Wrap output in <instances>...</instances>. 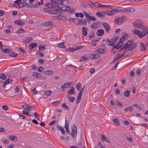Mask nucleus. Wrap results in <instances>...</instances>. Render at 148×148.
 <instances>
[{
  "label": "nucleus",
  "instance_id": "obj_36",
  "mask_svg": "<svg viewBox=\"0 0 148 148\" xmlns=\"http://www.w3.org/2000/svg\"><path fill=\"white\" fill-rule=\"evenodd\" d=\"M74 23L78 25L80 24V19L78 18H74Z\"/></svg>",
  "mask_w": 148,
  "mask_h": 148
},
{
  "label": "nucleus",
  "instance_id": "obj_11",
  "mask_svg": "<svg viewBox=\"0 0 148 148\" xmlns=\"http://www.w3.org/2000/svg\"><path fill=\"white\" fill-rule=\"evenodd\" d=\"M96 34L97 36L101 37L104 35V30L100 29L97 31Z\"/></svg>",
  "mask_w": 148,
  "mask_h": 148
},
{
  "label": "nucleus",
  "instance_id": "obj_26",
  "mask_svg": "<svg viewBox=\"0 0 148 148\" xmlns=\"http://www.w3.org/2000/svg\"><path fill=\"white\" fill-rule=\"evenodd\" d=\"M133 106H131L125 108L124 109V110L126 112H127L128 111L132 112L133 111Z\"/></svg>",
  "mask_w": 148,
  "mask_h": 148
},
{
  "label": "nucleus",
  "instance_id": "obj_30",
  "mask_svg": "<svg viewBox=\"0 0 148 148\" xmlns=\"http://www.w3.org/2000/svg\"><path fill=\"white\" fill-rule=\"evenodd\" d=\"M88 58V57L86 55H85L81 58L80 62L84 61Z\"/></svg>",
  "mask_w": 148,
  "mask_h": 148
},
{
  "label": "nucleus",
  "instance_id": "obj_50",
  "mask_svg": "<svg viewBox=\"0 0 148 148\" xmlns=\"http://www.w3.org/2000/svg\"><path fill=\"white\" fill-rule=\"evenodd\" d=\"M113 121L117 125H119L120 124L119 121L117 118L114 119H113Z\"/></svg>",
  "mask_w": 148,
  "mask_h": 148
},
{
  "label": "nucleus",
  "instance_id": "obj_45",
  "mask_svg": "<svg viewBox=\"0 0 148 148\" xmlns=\"http://www.w3.org/2000/svg\"><path fill=\"white\" fill-rule=\"evenodd\" d=\"M29 111L27 110H24L23 111V114L25 115H26L30 116L31 115H30L29 113Z\"/></svg>",
  "mask_w": 148,
  "mask_h": 148
},
{
  "label": "nucleus",
  "instance_id": "obj_46",
  "mask_svg": "<svg viewBox=\"0 0 148 148\" xmlns=\"http://www.w3.org/2000/svg\"><path fill=\"white\" fill-rule=\"evenodd\" d=\"M130 91L127 90L125 91L124 92V95L127 97H129Z\"/></svg>",
  "mask_w": 148,
  "mask_h": 148
},
{
  "label": "nucleus",
  "instance_id": "obj_55",
  "mask_svg": "<svg viewBox=\"0 0 148 148\" xmlns=\"http://www.w3.org/2000/svg\"><path fill=\"white\" fill-rule=\"evenodd\" d=\"M25 32L24 30L23 29H20L18 30V31H16V32L18 33V34L23 33Z\"/></svg>",
  "mask_w": 148,
  "mask_h": 148
},
{
  "label": "nucleus",
  "instance_id": "obj_61",
  "mask_svg": "<svg viewBox=\"0 0 148 148\" xmlns=\"http://www.w3.org/2000/svg\"><path fill=\"white\" fill-rule=\"evenodd\" d=\"M2 108L5 111H7L8 109V107L7 105L3 106H2Z\"/></svg>",
  "mask_w": 148,
  "mask_h": 148
},
{
  "label": "nucleus",
  "instance_id": "obj_25",
  "mask_svg": "<svg viewBox=\"0 0 148 148\" xmlns=\"http://www.w3.org/2000/svg\"><path fill=\"white\" fill-rule=\"evenodd\" d=\"M95 52L99 53L100 54H103L105 52V50L103 48H99L95 51Z\"/></svg>",
  "mask_w": 148,
  "mask_h": 148
},
{
  "label": "nucleus",
  "instance_id": "obj_52",
  "mask_svg": "<svg viewBox=\"0 0 148 148\" xmlns=\"http://www.w3.org/2000/svg\"><path fill=\"white\" fill-rule=\"evenodd\" d=\"M88 19V20H90L93 21H95L96 20V19L95 17L93 16H90Z\"/></svg>",
  "mask_w": 148,
  "mask_h": 148
},
{
  "label": "nucleus",
  "instance_id": "obj_21",
  "mask_svg": "<svg viewBox=\"0 0 148 148\" xmlns=\"http://www.w3.org/2000/svg\"><path fill=\"white\" fill-rule=\"evenodd\" d=\"M140 50L141 51H143L146 50V47L144 43L143 42H140Z\"/></svg>",
  "mask_w": 148,
  "mask_h": 148
},
{
  "label": "nucleus",
  "instance_id": "obj_27",
  "mask_svg": "<svg viewBox=\"0 0 148 148\" xmlns=\"http://www.w3.org/2000/svg\"><path fill=\"white\" fill-rule=\"evenodd\" d=\"M82 31L83 34L86 36L87 34V29L85 27H83L82 28Z\"/></svg>",
  "mask_w": 148,
  "mask_h": 148
},
{
  "label": "nucleus",
  "instance_id": "obj_2",
  "mask_svg": "<svg viewBox=\"0 0 148 148\" xmlns=\"http://www.w3.org/2000/svg\"><path fill=\"white\" fill-rule=\"evenodd\" d=\"M125 19V17L124 16L121 17H117L114 18V22L115 24L120 25L124 22Z\"/></svg>",
  "mask_w": 148,
  "mask_h": 148
},
{
  "label": "nucleus",
  "instance_id": "obj_9",
  "mask_svg": "<svg viewBox=\"0 0 148 148\" xmlns=\"http://www.w3.org/2000/svg\"><path fill=\"white\" fill-rule=\"evenodd\" d=\"M122 45V44H120L118 42L117 44L113 47L111 49V50H113L114 52H116L118 49L120 48Z\"/></svg>",
  "mask_w": 148,
  "mask_h": 148
},
{
  "label": "nucleus",
  "instance_id": "obj_7",
  "mask_svg": "<svg viewBox=\"0 0 148 148\" xmlns=\"http://www.w3.org/2000/svg\"><path fill=\"white\" fill-rule=\"evenodd\" d=\"M119 12H133L134 11V9L133 8H123L120 9Z\"/></svg>",
  "mask_w": 148,
  "mask_h": 148
},
{
  "label": "nucleus",
  "instance_id": "obj_39",
  "mask_svg": "<svg viewBox=\"0 0 148 148\" xmlns=\"http://www.w3.org/2000/svg\"><path fill=\"white\" fill-rule=\"evenodd\" d=\"M111 40H110L109 39H106V45L108 46H113V44L112 43Z\"/></svg>",
  "mask_w": 148,
  "mask_h": 148
},
{
  "label": "nucleus",
  "instance_id": "obj_49",
  "mask_svg": "<svg viewBox=\"0 0 148 148\" xmlns=\"http://www.w3.org/2000/svg\"><path fill=\"white\" fill-rule=\"evenodd\" d=\"M2 51L3 53H9L10 52V50L9 49L5 48L2 49Z\"/></svg>",
  "mask_w": 148,
  "mask_h": 148
},
{
  "label": "nucleus",
  "instance_id": "obj_18",
  "mask_svg": "<svg viewBox=\"0 0 148 148\" xmlns=\"http://www.w3.org/2000/svg\"><path fill=\"white\" fill-rule=\"evenodd\" d=\"M100 56L98 54L92 53L90 55V58L91 59H96L99 58Z\"/></svg>",
  "mask_w": 148,
  "mask_h": 148
},
{
  "label": "nucleus",
  "instance_id": "obj_48",
  "mask_svg": "<svg viewBox=\"0 0 148 148\" xmlns=\"http://www.w3.org/2000/svg\"><path fill=\"white\" fill-rule=\"evenodd\" d=\"M80 24L82 25H86L87 24V22L86 20L84 19H80Z\"/></svg>",
  "mask_w": 148,
  "mask_h": 148
},
{
  "label": "nucleus",
  "instance_id": "obj_20",
  "mask_svg": "<svg viewBox=\"0 0 148 148\" xmlns=\"http://www.w3.org/2000/svg\"><path fill=\"white\" fill-rule=\"evenodd\" d=\"M9 138L10 140L14 141H16L17 140V139L16 136L12 134L10 135L9 136Z\"/></svg>",
  "mask_w": 148,
  "mask_h": 148
},
{
  "label": "nucleus",
  "instance_id": "obj_56",
  "mask_svg": "<svg viewBox=\"0 0 148 148\" xmlns=\"http://www.w3.org/2000/svg\"><path fill=\"white\" fill-rule=\"evenodd\" d=\"M65 123L64 126L65 128H68L69 126V123L66 120H65Z\"/></svg>",
  "mask_w": 148,
  "mask_h": 148
},
{
  "label": "nucleus",
  "instance_id": "obj_54",
  "mask_svg": "<svg viewBox=\"0 0 148 148\" xmlns=\"http://www.w3.org/2000/svg\"><path fill=\"white\" fill-rule=\"evenodd\" d=\"M124 38L123 37H122L120 38L119 40V42L118 43L120 44H122V45L123 44V42L124 41Z\"/></svg>",
  "mask_w": 148,
  "mask_h": 148
},
{
  "label": "nucleus",
  "instance_id": "obj_14",
  "mask_svg": "<svg viewBox=\"0 0 148 148\" xmlns=\"http://www.w3.org/2000/svg\"><path fill=\"white\" fill-rule=\"evenodd\" d=\"M33 38L32 37L27 38L26 39L23 40V43H29L32 40Z\"/></svg>",
  "mask_w": 148,
  "mask_h": 148
},
{
  "label": "nucleus",
  "instance_id": "obj_6",
  "mask_svg": "<svg viewBox=\"0 0 148 148\" xmlns=\"http://www.w3.org/2000/svg\"><path fill=\"white\" fill-rule=\"evenodd\" d=\"M50 1L51 3L55 4V5H63V2L66 1L65 0H50Z\"/></svg>",
  "mask_w": 148,
  "mask_h": 148
},
{
  "label": "nucleus",
  "instance_id": "obj_53",
  "mask_svg": "<svg viewBox=\"0 0 148 148\" xmlns=\"http://www.w3.org/2000/svg\"><path fill=\"white\" fill-rule=\"evenodd\" d=\"M125 51H124L122 53L119 54L117 55V58L118 59H119L120 58H121L122 56H123L124 55V53L125 52Z\"/></svg>",
  "mask_w": 148,
  "mask_h": 148
},
{
  "label": "nucleus",
  "instance_id": "obj_5",
  "mask_svg": "<svg viewBox=\"0 0 148 148\" xmlns=\"http://www.w3.org/2000/svg\"><path fill=\"white\" fill-rule=\"evenodd\" d=\"M119 9H112L111 10H108L106 11V13L107 15L112 16L115 15L117 12H119Z\"/></svg>",
  "mask_w": 148,
  "mask_h": 148
},
{
  "label": "nucleus",
  "instance_id": "obj_4",
  "mask_svg": "<svg viewBox=\"0 0 148 148\" xmlns=\"http://www.w3.org/2000/svg\"><path fill=\"white\" fill-rule=\"evenodd\" d=\"M134 26L136 28L141 29L143 28V26L141 24V21L139 20H136L133 23Z\"/></svg>",
  "mask_w": 148,
  "mask_h": 148
},
{
  "label": "nucleus",
  "instance_id": "obj_60",
  "mask_svg": "<svg viewBox=\"0 0 148 148\" xmlns=\"http://www.w3.org/2000/svg\"><path fill=\"white\" fill-rule=\"evenodd\" d=\"M38 70L39 72H41L44 70V68L42 66H40L38 68Z\"/></svg>",
  "mask_w": 148,
  "mask_h": 148
},
{
  "label": "nucleus",
  "instance_id": "obj_17",
  "mask_svg": "<svg viewBox=\"0 0 148 148\" xmlns=\"http://www.w3.org/2000/svg\"><path fill=\"white\" fill-rule=\"evenodd\" d=\"M56 128L58 130L60 131L63 134H64L65 130L63 127L59 126V125H57L56 126Z\"/></svg>",
  "mask_w": 148,
  "mask_h": 148
},
{
  "label": "nucleus",
  "instance_id": "obj_13",
  "mask_svg": "<svg viewBox=\"0 0 148 148\" xmlns=\"http://www.w3.org/2000/svg\"><path fill=\"white\" fill-rule=\"evenodd\" d=\"M69 95H72L75 93V89L73 87H71L67 92Z\"/></svg>",
  "mask_w": 148,
  "mask_h": 148
},
{
  "label": "nucleus",
  "instance_id": "obj_44",
  "mask_svg": "<svg viewBox=\"0 0 148 148\" xmlns=\"http://www.w3.org/2000/svg\"><path fill=\"white\" fill-rule=\"evenodd\" d=\"M130 43V41H128L126 43H125L122 46V48L125 49V50L127 48L128 49V44Z\"/></svg>",
  "mask_w": 148,
  "mask_h": 148
},
{
  "label": "nucleus",
  "instance_id": "obj_64",
  "mask_svg": "<svg viewBox=\"0 0 148 148\" xmlns=\"http://www.w3.org/2000/svg\"><path fill=\"white\" fill-rule=\"evenodd\" d=\"M84 15L87 19H88L90 16L87 13V12L85 11L83 12Z\"/></svg>",
  "mask_w": 148,
  "mask_h": 148
},
{
  "label": "nucleus",
  "instance_id": "obj_10",
  "mask_svg": "<svg viewBox=\"0 0 148 148\" xmlns=\"http://www.w3.org/2000/svg\"><path fill=\"white\" fill-rule=\"evenodd\" d=\"M103 25L106 32L108 33L110 31V27L109 24L106 23H104Z\"/></svg>",
  "mask_w": 148,
  "mask_h": 148
},
{
  "label": "nucleus",
  "instance_id": "obj_28",
  "mask_svg": "<svg viewBox=\"0 0 148 148\" xmlns=\"http://www.w3.org/2000/svg\"><path fill=\"white\" fill-rule=\"evenodd\" d=\"M53 25L51 21H47L45 22L44 25L46 27L51 26Z\"/></svg>",
  "mask_w": 148,
  "mask_h": 148
},
{
  "label": "nucleus",
  "instance_id": "obj_22",
  "mask_svg": "<svg viewBox=\"0 0 148 148\" xmlns=\"http://www.w3.org/2000/svg\"><path fill=\"white\" fill-rule=\"evenodd\" d=\"M57 7H58V9L57 10L58 11V14L59 13V12H60L61 10L62 11H65L66 10V6H63L61 7H60L58 5H57Z\"/></svg>",
  "mask_w": 148,
  "mask_h": 148
},
{
  "label": "nucleus",
  "instance_id": "obj_24",
  "mask_svg": "<svg viewBox=\"0 0 148 148\" xmlns=\"http://www.w3.org/2000/svg\"><path fill=\"white\" fill-rule=\"evenodd\" d=\"M62 106L64 109L66 110L69 111L70 110L69 107L66 105L65 103L64 102L62 104Z\"/></svg>",
  "mask_w": 148,
  "mask_h": 148
},
{
  "label": "nucleus",
  "instance_id": "obj_40",
  "mask_svg": "<svg viewBox=\"0 0 148 148\" xmlns=\"http://www.w3.org/2000/svg\"><path fill=\"white\" fill-rule=\"evenodd\" d=\"M64 42H63L60 43L58 44L57 45L58 47H60L62 48H65L66 47L64 46Z\"/></svg>",
  "mask_w": 148,
  "mask_h": 148
},
{
  "label": "nucleus",
  "instance_id": "obj_38",
  "mask_svg": "<svg viewBox=\"0 0 148 148\" xmlns=\"http://www.w3.org/2000/svg\"><path fill=\"white\" fill-rule=\"evenodd\" d=\"M99 23L97 22H95L93 23L91 25V27L92 29H95L97 27V25Z\"/></svg>",
  "mask_w": 148,
  "mask_h": 148
},
{
  "label": "nucleus",
  "instance_id": "obj_47",
  "mask_svg": "<svg viewBox=\"0 0 148 148\" xmlns=\"http://www.w3.org/2000/svg\"><path fill=\"white\" fill-rule=\"evenodd\" d=\"M9 55L10 56L14 57L17 56L18 54L15 52H11L10 53Z\"/></svg>",
  "mask_w": 148,
  "mask_h": 148
},
{
  "label": "nucleus",
  "instance_id": "obj_63",
  "mask_svg": "<svg viewBox=\"0 0 148 148\" xmlns=\"http://www.w3.org/2000/svg\"><path fill=\"white\" fill-rule=\"evenodd\" d=\"M95 32L93 31H92L91 32V34H90L89 36V37L90 38H92L94 35H95Z\"/></svg>",
  "mask_w": 148,
  "mask_h": 148
},
{
  "label": "nucleus",
  "instance_id": "obj_43",
  "mask_svg": "<svg viewBox=\"0 0 148 148\" xmlns=\"http://www.w3.org/2000/svg\"><path fill=\"white\" fill-rule=\"evenodd\" d=\"M67 98L69 99V101L71 103L73 102L75 99V98L73 97H67Z\"/></svg>",
  "mask_w": 148,
  "mask_h": 148
},
{
  "label": "nucleus",
  "instance_id": "obj_62",
  "mask_svg": "<svg viewBox=\"0 0 148 148\" xmlns=\"http://www.w3.org/2000/svg\"><path fill=\"white\" fill-rule=\"evenodd\" d=\"M56 123V121L55 120H53L51 122H50L49 123V126H51L52 125H53V124L55 123Z\"/></svg>",
  "mask_w": 148,
  "mask_h": 148
},
{
  "label": "nucleus",
  "instance_id": "obj_16",
  "mask_svg": "<svg viewBox=\"0 0 148 148\" xmlns=\"http://www.w3.org/2000/svg\"><path fill=\"white\" fill-rule=\"evenodd\" d=\"M37 46V44L35 43H31L28 46V49L30 50H31L33 48L36 47Z\"/></svg>",
  "mask_w": 148,
  "mask_h": 148
},
{
  "label": "nucleus",
  "instance_id": "obj_1",
  "mask_svg": "<svg viewBox=\"0 0 148 148\" xmlns=\"http://www.w3.org/2000/svg\"><path fill=\"white\" fill-rule=\"evenodd\" d=\"M45 5L47 7L50 8L49 10V11L51 14H58V11L57 10L58 9V7H57V5H54L49 3H46Z\"/></svg>",
  "mask_w": 148,
  "mask_h": 148
},
{
  "label": "nucleus",
  "instance_id": "obj_37",
  "mask_svg": "<svg viewBox=\"0 0 148 148\" xmlns=\"http://www.w3.org/2000/svg\"><path fill=\"white\" fill-rule=\"evenodd\" d=\"M76 88L78 91H79L82 87V85L80 83H78L76 84Z\"/></svg>",
  "mask_w": 148,
  "mask_h": 148
},
{
  "label": "nucleus",
  "instance_id": "obj_57",
  "mask_svg": "<svg viewBox=\"0 0 148 148\" xmlns=\"http://www.w3.org/2000/svg\"><path fill=\"white\" fill-rule=\"evenodd\" d=\"M27 106L26 110H28L29 111H32L33 110L34 108L32 107L29 105H27Z\"/></svg>",
  "mask_w": 148,
  "mask_h": 148
},
{
  "label": "nucleus",
  "instance_id": "obj_51",
  "mask_svg": "<svg viewBox=\"0 0 148 148\" xmlns=\"http://www.w3.org/2000/svg\"><path fill=\"white\" fill-rule=\"evenodd\" d=\"M38 48L40 50L43 51L46 49V47L45 45H40L38 46Z\"/></svg>",
  "mask_w": 148,
  "mask_h": 148
},
{
  "label": "nucleus",
  "instance_id": "obj_32",
  "mask_svg": "<svg viewBox=\"0 0 148 148\" xmlns=\"http://www.w3.org/2000/svg\"><path fill=\"white\" fill-rule=\"evenodd\" d=\"M43 73L45 75H51L53 74V72L51 70H49L44 71Z\"/></svg>",
  "mask_w": 148,
  "mask_h": 148
},
{
  "label": "nucleus",
  "instance_id": "obj_23",
  "mask_svg": "<svg viewBox=\"0 0 148 148\" xmlns=\"http://www.w3.org/2000/svg\"><path fill=\"white\" fill-rule=\"evenodd\" d=\"M119 38V36H116L113 38L111 39L112 43L113 44V46L115 45L118 39Z\"/></svg>",
  "mask_w": 148,
  "mask_h": 148
},
{
  "label": "nucleus",
  "instance_id": "obj_35",
  "mask_svg": "<svg viewBox=\"0 0 148 148\" xmlns=\"http://www.w3.org/2000/svg\"><path fill=\"white\" fill-rule=\"evenodd\" d=\"M51 92L49 90H46L43 92V94L45 95L49 96L51 95Z\"/></svg>",
  "mask_w": 148,
  "mask_h": 148
},
{
  "label": "nucleus",
  "instance_id": "obj_15",
  "mask_svg": "<svg viewBox=\"0 0 148 148\" xmlns=\"http://www.w3.org/2000/svg\"><path fill=\"white\" fill-rule=\"evenodd\" d=\"M12 81V79H8L6 80L4 82V83L3 84V87L4 88V89H5V87L8 84H9Z\"/></svg>",
  "mask_w": 148,
  "mask_h": 148
},
{
  "label": "nucleus",
  "instance_id": "obj_8",
  "mask_svg": "<svg viewBox=\"0 0 148 148\" xmlns=\"http://www.w3.org/2000/svg\"><path fill=\"white\" fill-rule=\"evenodd\" d=\"M130 43L128 44V50L131 51L136 48L135 46L134 45L132 42L130 41Z\"/></svg>",
  "mask_w": 148,
  "mask_h": 148
},
{
  "label": "nucleus",
  "instance_id": "obj_33",
  "mask_svg": "<svg viewBox=\"0 0 148 148\" xmlns=\"http://www.w3.org/2000/svg\"><path fill=\"white\" fill-rule=\"evenodd\" d=\"M73 83L72 82H68L65 83L64 85L65 87H66V88H68L70 87V86Z\"/></svg>",
  "mask_w": 148,
  "mask_h": 148
},
{
  "label": "nucleus",
  "instance_id": "obj_19",
  "mask_svg": "<svg viewBox=\"0 0 148 148\" xmlns=\"http://www.w3.org/2000/svg\"><path fill=\"white\" fill-rule=\"evenodd\" d=\"M27 3L25 1H23V2H21L17 4V5H18V7L19 8H21L26 5L27 6Z\"/></svg>",
  "mask_w": 148,
  "mask_h": 148
},
{
  "label": "nucleus",
  "instance_id": "obj_31",
  "mask_svg": "<svg viewBox=\"0 0 148 148\" xmlns=\"http://www.w3.org/2000/svg\"><path fill=\"white\" fill-rule=\"evenodd\" d=\"M96 14L98 17H102L104 16V14L103 12H102L99 11L97 12Z\"/></svg>",
  "mask_w": 148,
  "mask_h": 148
},
{
  "label": "nucleus",
  "instance_id": "obj_3",
  "mask_svg": "<svg viewBox=\"0 0 148 148\" xmlns=\"http://www.w3.org/2000/svg\"><path fill=\"white\" fill-rule=\"evenodd\" d=\"M71 135L73 138L77 139V128L75 125H73L71 127Z\"/></svg>",
  "mask_w": 148,
  "mask_h": 148
},
{
  "label": "nucleus",
  "instance_id": "obj_34",
  "mask_svg": "<svg viewBox=\"0 0 148 148\" xmlns=\"http://www.w3.org/2000/svg\"><path fill=\"white\" fill-rule=\"evenodd\" d=\"M69 51H75L77 50V46H75L73 47H69L68 48Z\"/></svg>",
  "mask_w": 148,
  "mask_h": 148
},
{
  "label": "nucleus",
  "instance_id": "obj_12",
  "mask_svg": "<svg viewBox=\"0 0 148 148\" xmlns=\"http://www.w3.org/2000/svg\"><path fill=\"white\" fill-rule=\"evenodd\" d=\"M83 94V93H82L80 92H79L76 101L77 103H78L81 100Z\"/></svg>",
  "mask_w": 148,
  "mask_h": 148
},
{
  "label": "nucleus",
  "instance_id": "obj_41",
  "mask_svg": "<svg viewBox=\"0 0 148 148\" xmlns=\"http://www.w3.org/2000/svg\"><path fill=\"white\" fill-rule=\"evenodd\" d=\"M6 76L5 74L3 73H1L0 74V78L3 80H5L6 79Z\"/></svg>",
  "mask_w": 148,
  "mask_h": 148
},
{
  "label": "nucleus",
  "instance_id": "obj_29",
  "mask_svg": "<svg viewBox=\"0 0 148 148\" xmlns=\"http://www.w3.org/2000/svg\"><path fill=\"white\" fill-rule=\"evenodd\" d=\"M75 16L77 17H80L81 18H83L84 17V15L82 12L76 13L75 14Z\"/></svg>",
  "mask_w": 148,
  "mask_h": 148
},
{
  "label": "nucleus",
  "instance_id": "obj_59",
  "mask_svg": "<svg viewBox=\"0 0 148 148\" xmlns=\"http://www.w3.org/2000/svg\"><path fill=\"white\" fill-rule=\"evenodd\" d=\"M98 145L102 148H105V146L102 145L101 143V141H98Z\"/></svg>",
  "mask_w": 148,
  "mask_h": 148
},
{
  "label": "nucleus",
  "instance_id": "obj_58",
  "mask_svg": "<svg viewBox=\"0 0 148 148\" xmlns=\"http://www.w3.org/2000/svg\"><path fill=\"white\" fill-rule=\"evenodd\" d=\"M100 136L101 137V140L102 141H104L105 139H106V137L103 134H101Z\"/></svg>",
  "mask_w": 148,
  "mask_h": 148
},
{
  "label": "nucleus",
  "instance_id": "obj_42",
  "mask_svg": "<svg viewBox=\"0 0 148 148\" xmlns=\"http://www.w3.org/2000/svg\"><path fill=\"white\" fill-rule=\"evenodd\" d=\"M37 7V5L35 4H31L30 5H29V3L27 4V7L30 8H36Z\"/></svg>",
  "mask_w": 148,
  "mask_h": 148
}]
</instances>
